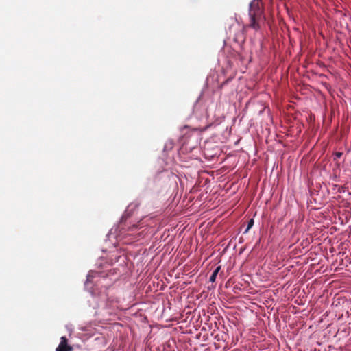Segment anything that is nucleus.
I'll use <instances>...</instances> for the list:
<instances>
[{"instance_id":"39448f33","label":"nucleus","mask_w":351,"mask_h":351,"mask_svg":"<svg viewBox=\"0 0 351 351\" xmlns=\"http://www.w3.org/2000/svg\"><path fill=\"white\" fill-rule=\"evenodd\" d=\"M336 16L340 20L341 23H344L348 25V21H351V16L347 12H343L341 10H338L336 13Z\"/></svg>"},{"instance_id":"6e6552de","label":"nucleus","mask_w":351,"mask_h":351,"mask_svg":"<svg viewBox=\"0 0 351 351\" xmlns=\"http://www.w3.org/2000/svg\"><path fill=\"white\" fill-rule=\"evenodd\" d=\"M343 155V153L342 152H337L334 155V158H333V160L335 161H337L339 158H340Z\"/></svg>"},{"instance_id":"9d476101","label":"nucleus","mask_w":351,"mask_h":351,"mask_svg":"<svg viewBox=\"0 0 351 351\" xmlns=\"http://www.w3.org/2000/svg\"><path fill=\"white\" fill-rule=\"evenodd\" d=\"M138 225L134 224V225L132 226V227L131 228V229H132V230H133V229H134H134H137V228H138ZM128 228H129V229H130V227H129Z\"/></svg>"},{"instance_id":"f257e3e1","label":"nucleus","mask_w":351,"mask_h":351,"mask_svg":"<svg viewBox=\"0 0 351 351\" xmlns=\"http://www.w3.org/2000/svg\"><path fill=\"white\" fill-rule=\"evenodd\" d=\"M97 278H100V276L97 271H90L87 274L86 280L84 282L85 289L89 291L93 295L96 294L97 288L95 287L96 286L95 283L100 280V279H98L95 282L93 279Z\"/></svg>"},{"instance_id":"4468645a","label":"nucleus","mask_w":351,"mask_h":351,"mask_svg":"<svg viewBox=\"0 0 351 351\" xmlns=\"http://www.w3.org/2000/svg\"><path fill=\"white\" fill-rule=\"evenodd\" d=\"M252 3H253V2H251V3H250V8H251V7L252 6Z\"/></svg>"},{"instance_id":"7ed1b4c3","label":"nucleus","mask_w":351,"mask_h":351,"mask_svg":"<svg viewBox=\"0 0 351 351\" xmlns=\"http://www.w3.org/2000/svg\"><path fill=\"white\" fill-rule=\"evenodd\" d=\"M136 207H137V204H131L130 205H129L128 206V208L125 210L124 214L121 217V221H120V224L117 227L115 228V233H117V232L118 231V229H123L124 228H123V222H124V221L126 220L127 218H128L132 215V212Z\"/></svg>"},{"instance_id":"2eb2a0df","label":"nucleus","mask_w":351,"mask_h":351,"mask_svg":"<svg viewBox=\"0 0 351 351\" xmlns=\"http://www.w3.org/2000/svg\"><path fill=\"white\" fill-rule=\"evenodd\" d=\"M119 233L116 234V237H118L119 234H121V230H119Z\"/></svg>"},{"instance_id":"1a4fd4ad","label":"nucleus","mask_w":351,"mask_h":351,"mask_svg":"<svg viewBox=\"0 0 351 351\" xmlns=\"http://www.w3.org/2000/svg\"><path fill=\"white\" fill-rule=\"evenodd\" d=\"M254 221L253 219H250L248 221H247V227H248V229H251L252 228V226H254Z\"/></svg>"},{"instance_id":"0eeeda50","label":"nucleus","mask_w":351,"mask_h":351,"mask_svg":"<svg viewBox=\"0 0 351 351\" xmlns=\"http://www.w3.org/2000/svg\"><path fill=\"white\" fill-rule=\"evenodd\" d=\"M173 148V142L172 141H167L164 146V151H168Z\"/></svg>"},{"instance_id":"20e7f679","label":"nucleus","mask_w":351,"mask_h":351,"mask_svg":"<svg viewBox=\"0 0 351 351\" xmlns=\"http://www.w3.org/2000/svg\"><path fill=\"white\" fill-rule=\"evenodd\" d=\"M56 351H72V348L67 343V339L63 336L60 339V342Z\"/></svg>"},{"instance_id":"f03ea898","label":"nucleus","mask_w":351,"mask_h":351,"mask_svg":"<svg viewBox=\"0 0 351 351\" xmlns=\"http://www.w3.org/2000/svg\"><path fill=\"white\" fill-rule=\"evenodd\" d=\"M99 298L101 306H104L106 308L113 307L114 302L115 300L109 296L108 293H106L105 292H101L99 293Z\"/></svg>"},{"instance_id":"f8f14e48","label":"nucleus","mask_w":351,"mask_h":351,"mask_svg":"<svg viewBox=\"0 0 351 351\" xmlns=\"http://www.w3.org/2000/svg\"><path fill=\"white\" fill-rule=\"evenodd\" d=\"M138 236H139V237H143V231H142V232H139V233H138Z\"/></svg>"},{"instance_id":"9b49d317","label":"nucleus","mask_w":351,"mask_h":351,"mask_svg":"<svg viewBox=\"0 0 351 351\" xmlns=\"http://www.w3.org/2000/svg\"><path fill=\"white\" fill-rule=\"evenodd\" d=\"M250 229H248V227L247 226V228H245V231L243 232V234H246L247 232H248V231L250 230Z\"/></svg>"},{"instance_id":"423d86ee","label":"nucleus","mask_w":351,"mask_h":351,"mask_svg":"<svg viewBox=\"0 0 351 351\" xmlns=\"http://www.w3.org/2000/svg\"><path fill=\"white\" fill-rule=\"evenodd\" d=\"M220 269H221L220 265L217 266L215 269V270L213 271V274L210 276V278H209L210 282H214L215 281L217 276L218 273L219 272Z\"/></svg>"},{"instance_id":"ddd939ff","label":"nucleus","mask_w":351,"mask_h":351,"mask_svg":"<svg viewBox=\"0 0 351 351\" xmlns=\"http://www.w3.org/2000/svg\"><path fill=\"white\" fill-rule=\"evenodd\" d=\"M113 228H112L109 232V234H112Z\"/></svg>"}]
</instances>
